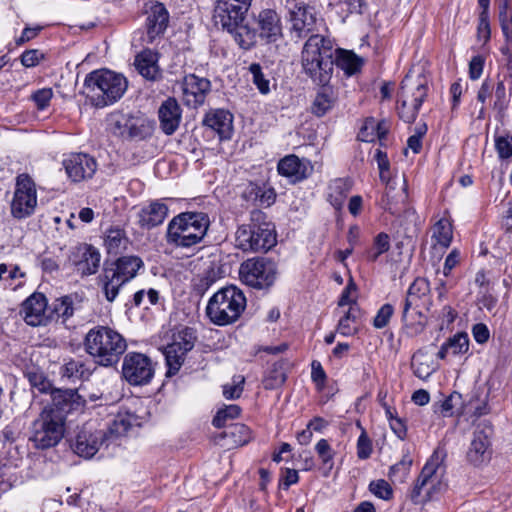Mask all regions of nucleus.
I'll return each mask as SVG.
<instances>
[{
	"label": "nucleus",
	"mask_w": 512,
	"mask_h": 512,
	"mask_svg": "<svg viewBox=\"0 0 512 512\" xmlns=\"http://www.w3.org/2000/svg\"><path fill=\"white\" fill-rule=\"evenodd\" d=\"M53 96L51 88L39 89L31 95V99L35 102L39 110H44L50 104Z\"/></svg>",
	"instance_id": "60"
},
{
	"label": "nucleus",
	"mask_w": 512,
	"mask_h": 512,
	"mask_svg": "<svg viewBox=\"0 0 512 512\" xmlns=\"http://www.w3.org/2000/svg\"><path fill=\"white\" fill-rule=\"evenodd\" d=\"M491 456L490 436L484 430H475L466 454L467 461L475 467H481L490 461Z\"/></svg>",
	"instance_id": "21"
},
{
	"label": "nucleus",
	"mask_w": 512,
	"mask_h": 512,
	"mask_svg": "<svg viewBox=\"0 0 512 512\" xmlns=\"http://www.w3.org/2000/svg\"><path fill=\"white\" fill-rule=\"evenodd\" d=\"M225 428L219 435L220 440H225L221 444L222 446H227L228 448L243 446L252 438L250 429L242 423L231 424Z\"/></svg>",
	"instance_id": "31"
},
{
	"label": "nucleus",
	"mask_w": 512,
	"mask_h": 512,
	"mask_svg": "<svg viewBox=\"0 0 512 512\" xmlns=\"http://www.w3.org/2000/svg\"><path fill=\"white\" fill-rule=\"evenodd\" d=\"M244 383V376H234L230 383L223 385V396L226 399H238L243 392Z\"/></svg>",
	"instance_id": "53"
},
{
	"label": "nucleus",
	"mask_w": 512,
	"mask_h": 512,
	"mask_svg": "<svg viewBox=\"0 0 512 512\" xmlns=\"http://www.w3.org/2000/svg\"><path fill=\"white\" fill-rule=\"evenodd\" d=\"M385 183L386 191L382 199V205L391 214H399L408 198L406 180L404 178L400 180L398 189L396 187L398 183L395 179H389Z\"/></svg>",
	"instance_id": "22"
},
{
	"label": "nucleus",
	"mask_w": 512,
	"mask_h": 512,
	"mask_svg": "<svg viewBox=\"0 0 512 512\" xmlns=\"http://www.w3.org/2000/svg\"><path fill=\"white\" fill-rule=\"evenodd\" d=\"M332 49V40L321 34L310 35L303 46V70L318 84L325 85L330 79L333 70Z\"/></svg>",
	"instance_id": "4"
},
{
	"label": "nucleus",
	"mask_w": 512,
	"mask_h": 512,
	"mask_svg": "<svg viewBox=\"0 0 512 512\" xmlns=\"http://www.w3.org/2000/svg\"><path fill=\"white\" fill-rule=\"evenodd\" d=\"M167 214V205L160 200H155L139 211L138 223L142 228L151 229L162 224Z\"/></svg>",
	"instance_id": "28"
},
{
	"label": "nucleus",
	"mask_w": 512,
	"mask_h": 512,
	"mask_svg": "<svg viewBox=\"0 0 512 512\" xmlns=\"http://www.w3.org/2000/svg\"><path fill=\"white\" fill-rule=\"evenodd\" d=\"M445 452L436 449L428 459L413 487L411 499L416 504L430 501L446 487L443 481Z\"/></svg>",
	"instance_id": "8"
},
{
	"label": "nucleus",
	"mask_w": 512,
	"mask_h": 512,
	"mask_svg": "<svg viewBox=\"0 0 512 512\" xmlns=\"http://www.w3.org/2000/svg\"><path fill=\"white\" fill-rule=\"evenodd\" d=\"M110 130L119 136L133 138L138 136V131L133 119L122 113H112L108 117Z\"/></svg>",
	"instance_id": "34"
},
{
	"label": "nucleus",
	"mask_w": 512,
	"mask_h": 512,
	"mask_svg": "<svg viewBox=\"0 0 512 512\" xmlns=\"http://www.w3.org/2000/svg\"><path fill=\"white\" fill-rule=\"evenodd\" d=\"M182 110L175 98H168L158 109L160 128L166 135H172L181 122Z\"/></svg>",
	"instance_id": "24"
},
{
	"label": "nucleus",
	"mask_w": 512,
	"mask_h": 512,
	"mask_svg": "<svg viewBox=\"0 0 512 512\" xmlns=\"http://www.w3.org/2000/svg\"><path fill=\"white\" fill-rule=\"evenodd\" d=\"M169 21V13L162 3L151 6L146 19V42L152 44L157 37L164 33Z\"/></svg>",
	"instance_id": "25"
},
{
	"label": "nucleus",
	"mask_w": 512,
	"mask_h": 512,
	"mask_svg": "<svg viewBox=\"0 0 512 512\" xmlns=\"http://www.w3.org/2000/svg\"><path fill=\"white\" fill-rule=\"evenodd\" d=\"M357 427L361 429V434L357 440V456L359 459L365 460L372 454V442L360 422H357Z\"/></svg>",
	"instance_id": "54"
},
{
	"label": "nucleus",
	"mask_w": 512,
	"mask_h": 512,
	"mask_svg": "<svg viewBox=\"0 0 512 512\" xmlns=\"http://www.w3.org/2000/svg\"><path fill=\"white\" fill-rule=\"evenodd\" d=\"M404 304L422 306L429 311L432 306L430 284L425 278H416L410 285Z\"/></svg>",
	"instance_id": "29"
},
{
	"label": "nucleus",
	"mask_w": 512,
	"mask_h": 512,
	"mask_svg": "<svg viewBox=\"0 0 512 512\" xmlns=\"http://www.w3.org/2000/svg\"><path fill=\"white\" fill-rule=\"evenodd\" d=\"M61 374L63 377L75 382L77 380H87L92 372L84 361L70 359L62 366Z\"/></svg>",
	"instance_id": "38"
},
{
	"label": "nucleus",
	"mask_w": 512,
	"mask_h": 512,
	"mask_svg": "<svg viewBox=\"0 0 512 512\" xmlns=\"http://www.w3.org/2000/svg\"><path fill=\"white\" fill-rule=\"evenodd\" d=\"M196 341L194 331L190 328H185L174 335L172 343L169 345H177L175 347L181 354H186L193 349Z\"/></svg>",
	"instance_id": "46"
},
{
	"label": "nucleus",
	"mask_w": 512,
	"mask_h": 512,
	"mask_svg": "<svg viewBox=\"0 0 512 512\" xmlns=\"http://www.w3.org/2000/svg\"><path fill=\"white\" fill-rule=\"evenodd\" d=\"M412 461L409 459H402L395 465L391 466L389 477L393 480L402 482L409 473Z\"/></svg>",
	"instance_id": "58"
},
{
	"label": "nucleus",
	"mask_w": 512,
	"mask_h": 512,
	"mask_svg": "<svg viewBox=\"0 0 512 512\" xmlns=\"http://www.w3.org/2000/svg\"><path fill=\"white\" fill-rule=\"evenodd\" d=\"M276 242L275 226L260 210H253L250 223L240 225L235 233L236 247L244 252H267Z\"/></svg>",
	"instance_id": "6"
},
{
	"label": "nucleus",
	"mask_w": 512,
	"mask_h": 512,
	"mask_svg": "<svg viewBox=\"0 0 512 512\" xmlns=\"http://www.w3.org/2000/svg\"><path fill=\"white\" fill-rule=\"evenodd\" d=\"M369 489L376 497L383 500H389L393 495L390 484L383 479L372 481L369 485Z\"/></svg>",
	"instance_id": "57"
},
{
	"label": "nucleus",
	"mask_w": 512,
	"mask_h": 512,
	"mask_svg": "<svg viewBox=\"0 0 512 512\" xmlns=\"http://www.w3.org/2000/svg\"><path fill=\"white\" fill-rule=\"evenodd\" d=\"M126 78L110 70L89 73L84 81L83 93L95 107H105L117 102L127 90Z\"/></svg>",
	"instance_id": "5"
},
{
	"label": "nucleus",
	"mask_w": 512,
	"mask_h": 512,
	"mask_svg": "<svg viewBox=\"0 0 512 512\" xmlns=\"http://www.w3.org/2000/svg\"><path fill=\"white\" fill-rule=\"evenodd\" d=\"M336 103V96L329 88H323L317 93L312 105L311 112L317 117H322L328 113Z\"/></svg>",
	"instance_id": "41"
},
{
	"label": "nucleus",
	"mask_w": 512,
	"mask_h": 512,
	"mask_svg": "<svg viewBox=\"0 0 512 512\" xmlns=\"http://www.w3.org/2000/svg\"><path fill=\"white\" fill-rule=\"evenodd\" d=\"M85 400L77 390H56L30 428L29 442L36 449H49L58 445L65 434L67 415L81 410Z\"/></svg>",
	"instance_id": "1"
},
{
	"label": "nucleus",
	"mask_w": 512,
	"mask_h": 512,
	"mask_svg": "<svg viewBox=\"0 0 512 512\" xmlns=\"http://www.w3.org/2000/svg\"><path fill=\"white\" fill-rule=\"evenodd\" d=\"M462 405V395L458 392H453L442 403V411L446 414H452L454 410H460Z\"/></svg>",
	"instance_id": "62"
},
{
	"label": "nucleus",
	"mask_w": 512,
	"mask_h": 512,
	"mask_svg": "<svg viewBox=\"0 0 512 512\" xmlns=\"http://www.w3.org/2000/svg\"><path fill=\"white\" fill-rule=\"evenodd\" d=\"M286 8L289 13L291 31L296 37L305 38L312 34H320L324 22L322 18L318 17L310 0H287Z\"/></svg>",
	"instance_id": "10"
},
{
	"label": "nucleus",
	"mask_w": 512,
	"mask_h": 512,
	"mask_svg": "<svg viewBox=\"0 0 512 512\" xmlns=\"http://www.w3.org/2000/svg\"><path fill=\"white\" fill-rule=\"evenodd\" d=\"M74 314L73 300L69 296L56 299L49 307V316L52 321H60L64 324Z\"/></svg>",
	"instance_id": "37"
},
{
	"label": "nucleus",
	"mask_w": 512,
	"mask_h": 512,
	"mask_svg": "<svg viewBox=\"0 0 512 512\" xmlns=\"http://www.w3.org/2000/svg\"><path fill=\"white\" fill-rule=\"evenodd\" d=\"M469 350V337L467 333L459 332L447 339L437 353L438 358L445 359L447 356H458L467 353Z\"/></svg>",
	"instance_id": "33"
},
{
	"label": "nucleus",
	"mask_w": 512,
	"mask_h": 512,
	"mask_svg": "<svg viewBox=\"0 0 512 512\" xmlns=\"http://www.w3.org/2000/svg\"><path fill=\"white\" fill-rule=\"evenodd\" d=\"M104 439L105 433L103 430H97L91 423H86L77 433L72 447L77 455L90 459L98 452Z\"/></svg>",
	"instance_id": "17"
},
{
	"label": "nucleus",
	"mask_w": 512,
	"mask_h": 512,
	"mask_svg": "<svg viewBox=\"0 0 512 512\" xmlns=\"http://www.w3.org/2000/svg\"><path fill=\"white\" fill-rule=\"evenodd\" d=\"M286 381V373L280 364H274L263 378V386L267 390L277 389Z\"/></svg>",
	"instance_id": "48"
},
{
	"label": "nucleus",
	"mask_w": 512,
	"mask_h": 512,
	"mask_svg": "<svg viewBox=\"0 0 512 512\" xmlns=\"http://www.w3.org/2000/svg\"><path fill=\"white\" fill-rule=\"evenodd\" d=\"M129 239L123 229L119 227H111L106 230L104 236V245L109 254H118L126 250Z\"/></svg>",
	"instance_id": "35"
},
{
	"label": "nucleus",
	"mask_w": 512,
	"mask_h": 512,
	"mask_svg": "<svg viewBox=\"0 0 512 512\" xmlns=\"http://www.w3.org/2000/svg\"><path fill=\"white\" fill-rule=\"evenodd\" d=\"M136 418L131 414H118L114 419L111 430L117 435L126 434L134 425Z\"/></svg>",
	"instance_id": "55"
},
{
	"label": "nucleus",
	"mask_w": 512,
	"mask_h": 512,
	"mask_svg": "<svg viewBox=\"0 0 512 512\" xmlns=\"http://www.w3.org/2000/svg\"><path fill=\"white\" fill-rule=\"evenodd\" d=\"M25 322L30 326H45L51 322L47 299L42 293H33L21 308Z\"/></svg>",
	"instance_id": "19"
},
{
	"label": "nucleus",
	"mask_w": 512,
	"mask_h": 512,
	"mask_svg": "<svg viewBox=\"0 0 512 512\" xmlns=\"http://www.w3.org/2000/svg\"><path fill=\"white\" fill-rule=\"evenodd\" d=\"M227 31L233 34L234 40L242 49L248 50L256 43V32L244 22L237 23V27Z\"/></svg>",
	"instance_id": "44"
},
{
	"label": "nucleus",
	"mask_w": 512,
	"mask_h": 512,
	"mask_svg": "<svg viewBox=\"0 0 512 512\" xmlns=\"http://www.w3.org/2000/svg\"><path fill=\"white\" fill-rule=\"evenodd\" d=\"M79 260L75 261L76 270L83 276L95 274L100 266L101 255L91 246L84 245L78 248Z\"/></svg>",
	"instance_id": "30"
},
{
	"label": "nucleus",
	"mask_w": 512,
	"mask_h": 512,
	"mask_svg": "<svg viewBox=\"0 0 512 512\" xmlns=\"http://www.w3.org/2000/svg\"><path fill=\"white\" fill-rule=\"evenodd\" d=\"M68 179L79 183L91 179L97 171V161L86 153H70L62 161Z\"/></svg>",
	"instance_id": "16"
},
{
	"label": "nucleus",
	"mask_w": 512,
	"mask_h": 512,
	"mask_svg": "<svg viewBox=\"0 0 512 512\" xmlns=\"http://www.w3.org/2000/svg\"><path fill=\"white\" fill-rule=\"evenodd\" d=\"M143 266L140 257L128 255L118 258L110 267H106L100 277L105 298L109 302L114 301L120 288L135 278Z\"/></svg>",
	"instance_id": "9"
},
{
	"label": "nucleus",
	"mask_w": 512,
	"mask_h": 512,
	"mask_svg": "<svg viewBox=\"0 0 512 512\" xmlns=\"http://www.w3.org/2000/svg\"><path fill=\"white\" fill-rule=\"evenodd\" d=\"M394 313V308L391 304H384L381 306V308L378 310L376 316L373 320V325L377 329H382L387 326L389 323L390 318L392 317Z\"/></svg>",
	"instance_id": "59"
},
{
	"label": "nucleus",
	"mask_w": 512,
	"mask_h": 512,
	"mask_svg": "<svg viewBox=\"0 0 512 512\" xmlns=\"http://www.w3.org/2000/svg\"><path fill=\"white\" fill-rule=\"evenodd\" d=\"M432 239L444 248L450 246L453 240V227L449 219L441 218L433 225Z\"/></svg>",
	"instance_id": "42"
},
{
	"label": "nucleus",
	"mask_w": 512,
	"mask_h": 512,
	"mask_svg": "<svg viewBox=\"0 0 512 512\" xmlns=\"http://www.w3.org/2000/svg\"><path fill=\"white\" fill-rule=\"evenodd\" d=\"M351 190V183L347 179L338 178L329 186V201L335 209H341L344 200Z\"/></svg>",
	"instance_id": "40"
},
{
	"label": "nucleus",
	"mask_w": 512,
	"mask_h": 512,
	"mask_svg": "<svg viewBox=\"0 0 512 512\" xmlns=\"http://www.w3.org/2000/svg\"><path fill=\"white\" fill-rule=\"evenodd\" d=\"M37 206V191L34 181L27 174L16 178L13 197L10 202V212L15 219H25L31 216Z\"/></svg>",
	"instance_id": "12"
},
{
	"label": "nucleus",
	"mask_w": 512,
	"mask_h": 512,
	"mask_svg": "<svg viewBox=\"0 0 512 512\" xmlns=\"http://www.w3.org/2000/svg\"><path fill=\"white\" fill-rule=\"evenodd\" d=\"M496 149L501 158L512 156V136H501L496 139Z\"/></svg>",
	"instance_id": "63"
},
{
	"label": "nucleus",
	"mask_w": 512,
	"mask_h": 512,
	"mask_svg": "<svg viewBox=\"0 0 512 512\" xmlns=\"http://www.w3.org/2000/svg\"><path fill=\"white\" fill-rule=\"evenodd\" d=\"M241 281L256 289H266L273 285L277 275L276 264L266 258H251L239 268Z\"/></svg>",
	"instance_id": "11"
},
{
	"label": "nucleus",
	"mask_w": 512,
	"mask_h": 512,
	"mask_svg": "<svg viewBox=\"0 0 512 512\" xmlns=\"http://www.w3.org/2000/svg\"><path fill=\"white\" fill-rule=\"evenodd\" d=\"M259 36L267 42H275L282 36L280 17L276 11L265 9L257 17Z\"/></svg>",
	"instance_id": "26"
},
{
	"label": "nucleus",
	"mask_w": 512,
	"mask_h": 512,
	"mask_svg": "<svg viewBox=\"0 0 512 512\" xmlns=\"http://www.w3.org/2000/svg\"><path fill=\"white\" fill-rule=\"evenodd\" d=\"M204 124L220 135H225L230 131L232 116L225 110H216L206 115Z\"/></svg>",
	"instance_id": "39"
},
{
	"label": "nucleus",
	"mask_w": 512,
	"mask_h": 512,
	"mask_svg": "<svg viewBox=\"0 0 512 512\" xmlns=\"http://www.w3.org/2000/svg\"><path fill=\"white\" fill-rule=\"evenodd\" d=\"M422 306L404 304L402 310V335L414 338L422 334L428 324V317L423 312Z\"/></svg>",
	"instance_id": "20"
},
{
	"label": "nucleus",
	"mask_w": 512,
	"mask_h": 512,
	"mask_svg": "<svg viewBox=\"0 0 512 512\" xmlns=\"http://www.w3.org/2000/svg\"><path fill=\"white\" fill-rule=\"evenodd\" d=\"M209 226L208 214L196 211L182 212L169 221L166 241L175 248H191L203 241Z\"/></svg>",
	"instance_id": "3"
},
{
	"label": "nucleus",
	"mask_w": 512,
	"mask_h": 512,
	"mask_svg": "<svg viewBox=\"0 0 512 512\" xmlns=\"http://www.w3.org/2000/svg\"><path fill=\"white\" fill-rule=\"evenodd\" d=\"M359 308L357 306H350L340 317L337 324V332L342 336H352L358 332L359 322Z\"/></svg>",
	"instance_id": "36"
},
{
	"label": "nucleus",
	"mask_w": 512,
	"mask_h": 512,
	"mask_svg": "<svg viewBox=\"0 0 512 512\" xmlns=\"http://www.w3.org/2000/svg\"><path fill=\"white\" fill-rule=\"evenodd\" d=\"M153 375L154 368L149 357L136 352L126 354L122 363V376L129 384H147Z\"/></svg>",
	"instance_id": "15"
},
{
	"label": "nucleus",
	"mask_w": 512,
	"mask_h": 512,
	"mask_svg": "<svg viewBox=\"0 0 512 512\" xmlns=\"http://www.w3.org/2000/svg\"><path fill=\"white\" fill-rule=\"evenodd\" d=\"M44 55L39 50H27L21 55V63L25 67H34L36 66L41 59H43Z\"/></svg>",
	"instance_id": "64"
},
{
	"label": "nucleus",
	"mask_w": 512,
	"mask_h": 512,
	"mask_svg": "<svg viewBox=\"0 0 512 512\" xmlns=\"http://www.w3.org/2000/svg\"><path fill=\"white\" fill-rule=\"evenodd\" d=\"M248 70L252 75V82L259 92L263 95L268 94L270 92V80L264 75L261 65L252 63Z\"/></svg>",
	"instance_id": "51"
},
{
	"label": "nucleus",
	"mask_w": 512,
	"mask_h": 512,
	"mask_svg": "<svg viewBox=\"0 0 512 512\" xmlns=\"http://www.w3.org/2000/svg\"><path fill=\"white\" fill-rule=\"evenodd\" d=\"M376 119L367 118L358 133V139L363 142H374L377 140Z\"/></svg>",
	"instance_id": "56"
},
{
	"label": "nucleus",
	"mask_w": 512,
	"mask_h": 512,
	"mask_svg": "<svg viewBox=\"0 0 512 512\" xmlns=\"http://www.w3.org/2000/svg\"><path fill=\"white\" fill-rule=\"evenodd\" d=\"M134 66L146 80L157 81L162 77L158 66V54L150 49H145L135 56Z\"/></svg>",
	"instance_id": "27"
},
{
	"label": "nucleus",
	"mask_w": 512,
	"mask_h": 512,
	"mask_svg": "<svg viewBox=\"0 0 512 512\" xmlns=\"http://www.w3.org/2000/svg\"><path fill=\"white\" fill-rule=\"evenodd\" d=\"M84 348L96 364L112 367L125 353L127 342L117 330L109 326L98 325L87 332L84 338Z\"/></svg>",
	"instance_id": "2"
},
{
	"label": "nucleus",
	"mask_w": 512,
	"mask_h": 512,
	"mask_svg": "<svg viewBox=\"0 0 512 512\" xmlns=\"http://www.w3.org/2000/svg\"><path fill=\"white\" fill-rule=\"evenodd\" d=\"M477 36L479 40H483L486 43L491 36L489 15L485 12H480L479 23L477 27Z\"/></svg>",
	"instance_id": "61"
},
{
	"label": "nucleus",
	"mask_w": 512,
	"mask_h": 512,
	"mask_svg": "<svg viewBox=\"0 0 512 512\" xmlns=\"http://www.w3.org/2000/svg\"><path fill=\"white\" fill-rule=\"evenodd\" d=\"M175 347H176L175 345L168 344L164 351L166 364L168 366V371H167L168 376L175 375L179 371V369L181 368V366L184 362L185 355H186V354H181L178 350L175 349Z\"/></svg>",
	"instance_id": "49"
},
{
	"label": "nucleus",
	"mask_w": 512,
	"mask_h": 512,
	"mask_svg": "<svg viewBox=\"0 0 512 512\" xmlns=\"http://www.w3.org/2000/svg\"><path fill=\"white\" fill-rule=\"evenodd\" d=\"M246 307L244 293L229 285L218 290L208 301L206 314L216 325L225 326L236 322Z\"/></svg>",
	"instance_id": "7"
},
{
	"label": "nucleus",
	"mask_w": 512,
	"mask_h": 512,
	"mask_svg": "<svg viewBox=\"0 0 512 512\" xmlns=\"http://www.w3.org/2000/svg\"><path fill=\"white\" fill-rule=\"evenodd\" d=\"M390 248V239L386 233H379L375 239L373 246L367 250L366 258L368 261L375 262L380 255L387 252Z\"/></svg>",
	"instance_id": "50"
},
{
	"label": "nucleus",
	"mask_w": 512,
	"mask_h": 512,
	"mask_svg": "<svg viewBox=\"0 0 512 512\" xmlns=\"http://www.w3.org/2000/svg\"><path fill=\"white\" fill-rule=\"evenodd\" d=\"M498 19L506 41H512V12L510 11V0L499 1Z\"/></svg>",
	"instance_id": "45"
},
{
	"label": "nucleus",
	"mask_w": 512,
	"mask_h": 512,
	"mask_svg": "<svg viewBox=\"0 0 512 512\" xmlns=\"http://www.w3.org/2000/svg\"><path fill=\"white\" fill-rule=\"evenodd\" d=\"M336 65L347 75H353L360 70L362 60L351 51L339 49L336 56Z\"/></svg>",
	"instance_id": "43"
},
{
	"label": "nucleus",
	"mask_w": 512,
	"mask_h": 512,
	"mask_svg": "<svg viewBox=\"0 0 512 512\" xmlns=\"http://www.w3.org/2000/svg\"><path fill=\"white\" fill-rule=\"evenodd\" d=\"M181 89L184 103L189 107L197 108L204 103L210 92L211 83L207 78L189 74L183 78Z\"/></svg>",
	"instance_id": "18"
},
{
	"label": "nucleus",
	"mask_w": 512,
	"mask_h": 512,
	"mask_svg": "<svg viewBox=\"0 0 512 512\" xmlns=\"http://www.w3.org/2000/svg\"><path fill=\"white\" fill-rule=\"evenodd\" d=\"M427 90L424 79H419L416 83H412L409 77L402 80L399 92L401 104L398 107V113L402 120L411 123L416 119L418 111L427 96Z\"/></svg>",
	"instance_id": "13"
},
{
	"label": "nucleus",
	"mask_w": 512,
	"mask_h": 512,
	"mask_svg": "<svg viewBox=\"0 0 512 512\" xmlns=\"http://www.w3.org/2000/svg\"><path fill=\"white\" fill-rule=\"evenodd\" d=\"M252 0H217L213 19L216 25L225 30L237 27V23L245 20Z\"/></svg>",
	"instance_id": "14"
},
{
	"label": "nucleus",
	"mask_w": 512,
	"mask_h": 512,
	"mask_svg": "<svg viewBox=\"0 0 512 512\" xmlns=\"http://www.w3.org/2000/svg\"><path fill=\"white\" fill-rule=\"evenodd\" d=\"M277 169L280 175L291 179L292 182H298L309 176L312 166L307 159L288 155L279 161Z\"/></svg>",
	"instance_id": "23"
},
{
	"label": "nucleus",
	"mask_w": 512,
	"mask_h": 512,
	"mask_svg": "<svg viewBox=\"0 0 512 512\" xmlns=\"http://www.w3.org/2000/svg\"><path fill=\"white\" fill-rule=\"evenodd\" d=\"M411 368L416 377L426 380L437 370V365L431 354L419 349L412 356Z\"/></svg>",
	"instance_id": "32"
},
{
	"label": "nucleus",
	"mask_w": 512,
	"mask_h": 512,
	"mask_svg": "<svg viewBox=\"0 0 512 512\" xmlns=\"http://www.w3.org/2000/svg\"><path fill=\"white\" fill-rule=\"evenodd\" d=\"M241 414V408L236 404L227 405L218 410L213 418V425L216 428L229 426V422L238 418Z\"/></svg>",
	"instance_id": "47"
},
{
	"label": "nucleus",
	"mask_w": 512,
	"mask_h": 512,
	"mask_svg": "<svg viewBox=\"0 0 512 512\" xmlns=\"http://www.w3.org/2000/svg\"><path fill=\"white\" fill-rule=\"evenodd\" d=\"M315 451L322 464L330 471L333 468L334 451L326 439H320L315 445Z\"/></svg>",
	"instance_id": "52"
}]
</instances>
